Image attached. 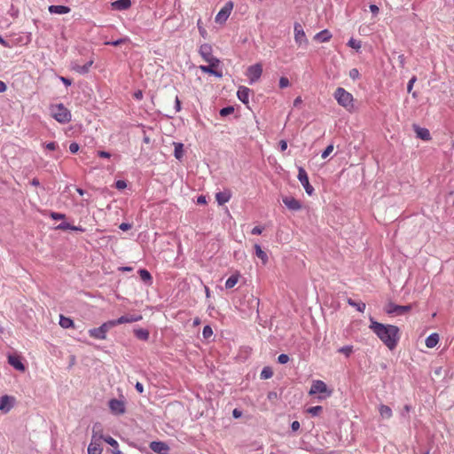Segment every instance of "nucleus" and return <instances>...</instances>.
Masks as SVG:
<instances>
[{
    "label": "nucleus",
    "mask_w": 454,
    "mask_h": 454,
    "mask_svg": "<svg viewBox=\"0 0 454 454\" xmlns=\"http://www.w3.org/2000/svg\"><path fill=\"white\" fill-rule=\"evenodd\" d=\"M369 328L390 350L396 348L400 340V329L396 325H384L371 318Z\"/></svg>",
    "instance_id": "obj_1"
},
{
    "label": "nucleus",
    "mask_w": 454,
    "mask_h": 454,
    "mask_svg": "<svg viewBox=\"0 0 454 454\" xmlns=\"http://www.w3.org/2000/svg\"><path fill=\"white\" fill-rule=\"evenodd\" d=\"M334 98L338 104L343 106L348 112L354 109V98L351 93L348 92L345 89L339 87L334 92Z\"/></svg>",
    "instance_id": "obj_2"
},
{
    "label": "nucleus",
    "mask_w": 454,
    "mask_h": 454,
    "mask_svg": "<svg viewBox=\"0 0 454 454\" xmlns=\"http://www.w3.org/2000/svg\"><path fill=\"white\" fill-rule=\"evenodd\" d=\"M51 111L52 117L59 123H67L71 121L70 111L61 103L52 106Z\"/></svg>",
    "instance_id": "obj_3"
},
{
    "label": "nucleus",
    "mask_w": 454,
    "mask_h": 454,
    "mask_svg": "<svg viewBox=\"0 0 454 454\" xmlns=\"http://www.w3.org/2000/svg\"><path fill=\"white\" fill-rule=\"evenodd\" d=\"M294 37L295 43L299 47L308 45L309 42L305 31L303 29L302 25L299 22H294Z\"/></svg>",
    "instance_id": "obj_4"
},
{
    "label": "nucleus",
    "mask_w": 454,
    "mask_h": 454,
    "mask_svg": "<svg viewBox=\"0 0 454 454\" xmlns=\"http://www.w3.org/2000/svg\"><path fill=\"white\" fill-rule=\"evenodd\" d=\"M233 3L231 1L227 2L223 7L218 12L215 16V22L218 24H224L228 18L230 17L232 10H233Z\"/></svg>",
    "instance_id": "obj_5"
},
{
    "label": "nucleus",
    "mask_w": 454,
    "mask_h": 454,
    "mask_svg": "<svg viewBox=\"0 0 454 454\" xmlns=\"http://www.w3.org/2000/svg\"><path fill=\"white\" fill-rule=\"evenodd\" d=\"M199 53L206 62L220 63V60L213 55V48L209 43L201 44Z\"/></svg>",
    "instance_id": "obj_6"
},
{
    "label": "nucleus",
    "mask_w": 454,
    "mask_h": 454,
    "mask_svg": "<svg viewBox=\"0 0 454 454\" xmlns=\"http://www.w3.org/2000/svg\"><path fill=\"white\" fill-rule=\"evenodd\" d=\"M262 74V65L261 63H256L254 65L250 66L247 72L246 75L250 81V83H254L257 82Z\"/></svg>",
    "instance_id": "obj_7"
},
{
    "label": "nucleus",
    "mask_w": 454,
    "mask_h": 454,
    "mask_svg": "<svg viewBox=\"0 0 454 454\" xmlns=\"http://www.w3.org/2000/svg\"><path fill=\"white\" fill-rule=\"evenodd\" d=\"M318 393L326 394L327 396H330L332 395V391L328 390L326 384L323 380H317L312 382L311 387L309 392V394L310 395H316Z\"/></svg>",
    "instance_id": "obj_8"
},
{
    "label": "nucleus",
    "mask_w": 454,
    "mask_h": 454,
    "mask_svg": "<svg viewBox=\"0 0 454 454\" xmlns=\"http://www.w3.org/2000/svg\"><path fill=\"white\" fill-rule=\"evenodd\" d=\"M297 177H298L299 181L301 182V185L303 186V188L305 189L306 192L309 195H312L314 192V188L309 184L308 174L302 167L298 168V176Z\"/></svg>",
    "instance_id": "obj_9"
},
{
    "label": "nucleus",
    "mask_w": 454,
    "mask_h": 454,
    "mask_svg": "<svg viewBox=\"0 0 454 454\" xmlns=\"http://www.w3.org/2000/svg\"><path fill=\"white\" fill-rule=\"evenodd\" d=\"M411 309V305L401 306V305H395L394 303H389L386 309V312L387 314L403 315V314L409 312Z\"/></svg>",
    "instance_id": "obj_10"
},
{
    "label": "nucleus",
    "mask_w": 454,
    "mask_h": 454,
    "mask_svg": "<svg viewBox=\"0 0 454 454\" xmlns=\"http://www.w3.org/2000/svg\"><path fill=\"white\" fill-rule=\"evenodd\" d=\"M282 200H283V203L290 210L298 211V210L301 209V207H302L301 201H299L298 200H296L294 197L286 196V197H283Z\"/></svg>",
    "instance_id": "obj_11"
},
{
    "label": "nucleus",
    "mask_w": 454,
    "mask_h": 454,
    "mask_svg": "<svg viewBox=\"0 0 454 454\" xmlns=\"http://www.w3.org/2000/svg\"><path fill=\"white\" fill-rule=\"evenodd\" d=\"M109 408L115 414H123L125 412V404L122 401L112 399L109 402Z\"/></svg>",
    "instance_id": "obj_12"
},
{
    "label": "nucleus",
    "mask_w": 454,
    "mask_h": 454,
    "mask_svg": "<svg viewBox=\"0 0 454 454\" xmlns=\"http://www.w3.org/2000/svg\"><path fill=\"white\" fill-rule=\"evenodd\" d=\"M102 450L101 442L96 436H91L90 443L88 446V454H101Z\"/></svg>",
    "instance_id": "obj_13"
},
{
    "label": "nucleus",
    "mask_w": 454,
    "mask_h": 454,
    "mask_svg": "<svg viewBox=\"0 0 454 454\" xmlns=\"http://www.w3.org/2000/svg\"><path fill=\"white\" fill-rule=\"evenodd\" d=\"M208 66H200V69L206 74H213L216 77H222V73L219 71H216L215 68L219 66L220 63H215V62H207Z\"/></svg>",
    "instance_id": "obj_14"
},
{
    "label": "nucleus",
    "mask_w": 454,
    "mask_h": 454,
    "mask_svg": "<svg viewBox=\"0 0 454 454\" xmlns=\"http://www.w3.org/2000/svg\"><path fill=\"white\" fill-rule=\"evenodd\" d=\"M142 319L141 315H127V316H121L119 318L114 320L115 326L121 324L126 323H133L137 322Z\"/></svg>",
    "instance_id": "obj_15"
},
{
    "label": "nucleus",
    "mask_w": 454,
    "mask_h": 454,
    "mask_svg": "<svg viewBox=\"0 0 454 454\" xmlns=\"http://www.w3.org/2000/svg\"><path fill=\"white\" fill-rule=\"evenodd\" d=\"M93 63H94L93 59H90L84 65H79L78 63H73L72 69L80 74H85L89 73Z\"/></svg>",
    "instance_id": "obj_16"
},
{
    "label": "nucleus",
    "mask_w": 454,
    "mask_h": 454,
    "mask_svg": "<svg viewBox=\"0 0 454 454\" xmlns=\"http://www.w3.org/2000/svg\"><path fill=\"white\" fill-rule=\"evenodd\" d=\"M131 0H117L111 4L114 10L125 11L131 7Z\"/></svg>",
    "instance_id": "obj_17"
},
{
    "label": "nucleus",
    "mask_w": 454,
    "mask_h": 454,
    "mask_svg": "<svg viewBox=\"0 0 454 454\" xmlns=\"http://www.w3.org/2000/svg\"><path fill=\"white\" fill-rule=\"evenodd\" d=\"M231 198V192L230 190H224L215 194V200L219 205L227 203Z\"/></svg>",
    "instance_id": "obj_18"
},
{
    "label": "nucleus",
    "mask_w": 454,
    "mask_h": 454,
    "mask_svg": "<svg viewBox=\"0 0 454 454\" xmlns=\"http://www.w3.org/2000/svg\"><path fill=\"white\" fill-rule=\"evenodd\" d=\"M150 448L153 451L160 454H164L169 450L168 446L162 442H152L150 444Z\"/></svg>",
    "instance_id": "obj_19"
},
{
    "label": "nucleus",
    "mask_w": 454,
    "mask_h": 454,
    "mask_svg": "<svg viewBox=\"0 0 454 454\" xmlns=\"http://www.w3.org/2000/svg\"><path fill=\"white\" fill-rule=\"evenodd\" d=\"M8 363L18 371L24 372L26 369L21 360L17 356H9Z\"/></svg>",
    "instance_id": "obj_20"
},
{
    "label": "nucleus",
    "mask_w": 454,
    "mask_h": 454,
    "mask_svg": "<svg viewBox=\"0 0 454 454\" xmlns=\"http://www.w3.org/2000/svg\"><path fill=\"white\" fill-rule=\"evenodd\" d=\"M249 93L250 90L248 88L241 86L238 90L237 96L241 102H243L244 104H248Z\"/></svg>",
    "instance_id": "obj_21"
},
{
    "label": "nucleus",
    "mask_w": 454,
    "mask_h": 454,
    "mask_svg": "<svg viewBox=\"0 0 454 454\" xmlns=\"http://www.w3.org/2000/svg\"><path fill=\"white\" fill-rule=\"evenodd\" d=\"M414 130L419 138L424 141H429L431 139L430 132L426 128H420L419 126H414Z\"/></svg>",
    "instance_id": "obj_22"
},
{
    "label": "nucleus",
    "mask_w": 454,
    "mask_h": 454,
    "mask_svg": "<svg viewBox=\"0 0 454 454\" xmlns=\"http://www.w3.org/2000/svg\"><path fill=\"white\" fill-rule=\"evenodd\" d=\"M332 38V34L328 29H324L315 35L314 40L319 43H326Z\"/></svg>",
    "instance_id": "obj_23"
},
{
    "label": "nucleus",
    "mask_w": 454,
    "mask_h": 454,
    "mask_svg": "<svg viewBox=\"0 0 454 454\" xmlns=\"http://www.w3.org/2000/svg\"><path fill=\"white\" fill-rule=\"evenodd\" d=\"M12 398L8 395H3L0 397V411L8 412L12 409Z\"/></svg>",
    "instance_id": "obj_24"
},
{
    "label": "nucleus",
    "mask_w": 454,
    "mask_h": 454,
    "mask_svg": "<svg viewBox=\"0 0 454 454\" xmlns=\"http://www.w3.org/2000/svg\"><path fill=\"white\" fill-rule=\"evenodd\" d=\"M51 13L54 14H66L70 12V8L65 5H50L48 8Z\"/></svg>",
    "instance_id": "obj_25"
},
{
    "label": "nucleus",
    "mask_w": 454,
    "mask_h": 454,
    "mask_svg": "<svg viewBox=\"0 0 454 454\" xmlns=\"http://www.w3.org/2000/svg\"><path fill=\"white\" fill-rule=\"evenodd\" d=\"M439 340L440 338L438 333H432L426 339V346L428 348H433L438 344Z\"/></svg>",
    "instance_id": "obj_26"
},
{
    "label": "nucleus",
    "mask_w": 454,
    "mask_h": 454,
    "mask_svg": "<svg viewBox=\"0 0 454 454\" xmlns=\"http://www.w3.org/2000/svg\"><path fill=\"white\" fill-rule=\"evenodd\" d=\"M89 334L91 338L97 339V340H106V335L102 332V330L99 327L92 328L89 330Z\"/></svg>",
    "instance_id": "obj_27"
},
{
    "label": "nucleus",
    "mask_w": 454,
    "mask_h": 454,
    "mask_svg": "<svg viewBox=\"0 0 454 454\" xmlns=\"http://www.w3.org/2000/svg\"><path fill=\"white\" fill-rule=\"evenodd\" d=\"M254 248L256 256L261 259V261L263 264H266L268 262L267 254L262 249V247L258 244H255L254 246Z\"/></svg>",
    "instance_id": "obj_28"
},
{
    "label": "nucleus",
    "mask_w": 454,
    "mask_h": 454,
    "mask_svg": "<svg viewBox=\"0 0 454 454\" xmlns=\"http://www.w3.org/2000/svg\"><path fill=\"white\" fill-rule=\"evenodd\" d=\"M239 278H240V274L239 272L231 275L225 282V287L227 289H231L232 287H234L237 283L239 282Z\"/></svg>",
    "instance_id": "obj_29"
},
{
    "label": "nucleus",
    "mask_w": 454,
    "mask_h": 454,
    "mask_svg": "<svg viewBox=\"0 0 454 454\" xmlns=\"http://www.w3.org/2000/svg\"><path fill=\"white\" fill-rule=\"evenodd\" d=\"M379 412L383 419H390L393 414L391 408L385 404L380 405Z\"/></svg>",
    "instance_id": "obj_30"
},
{
    "label": "nucleus",
    "mask_w": 454,
    "mask_h": 454,
    "mask_svg": "<svg viewBox=\"0 0 454 454\" xmlns=\"http://www.w3.org/2000/svg\"><path fill=\"white\" fill-rule=\"evenodd\" d=\"M59 325H60L61 327H63L65 329L74 328V321L71 318L67 317L62 316V315L59 317Z\"/></svg>",
    "instance_id": "obj_31"
},
{
    "label": "nucleus",
    "mask_w": 454,
    "mask_h": 454,
    "mask_svg": "<svg viewBox=\"0 0 454 454\" xmlns=\"http://www.w3.org/2000/svg\"><path fill=\"white\" fill-rule=\"evenodd\" d=\"M92 436H96V438L98 439V441H102L104 438L103 435V429L101 427L100 424H95L92 428Z\"/></svg>",
    "instance_id": "obj_32"
},
{
    "label": "nucleus",
    "mask_w": 454,
    "mask_h": 454,
    "mask_svg": "<svg viewBox=\"0 0 454 454\" xmlns=\"http://www.w3.org/2000/svg\"><path fill=\"white\" fill-rule=\"evenodd\" d=\"M134 334L137 338L143 340H146L149 338V332L142 328L134 330Z\"/></svg>",
    "instance_id": "obj_33"
},
{
    "label": "nucleus",
    "mask_w": 454,
    "mask_h": 454,
    "mask_svg": "<svg viewBox=\"0 0 454 454\" xmlns=\"http://www.w3.org/2000/svg\"><path fill=\"white\" fill-rule=\"evenodd\" d=\"M174 155L177 160H180L184 156V145L181 143H175Z\"/></svg>",
    "instance_id": "obj_34"
},
{
    "label": "nucleus",
    "mask_w": 454,
    "mask_h": 454,
    "mask_svg": "<svg viewBox=\"0 0 454 454\" xmlns=\"http://www.w3.org/2000/svg\"><path fill=\"white\" fill-rule=\"evenodd\" d=\"M348 303L350 306H352V307L356 308V309L358 311H360V312H364V309H365V307H366V305H365V303H364V302H362V301H361V302H356V301H355L354 300H352L351 298H348Z\"/></svg>",
    "instance_id": "obj_35"
},
{
    "label": "nucleus",
    "mask_w": 454,
    "mask_h": 454,
    "mask_svg": "<svg viewBox=\"0 0 454 454\" xmlns=\"http://www.w3.org/2000/svg\"><path fill=\"white\" fill-rule=\"evenodd\" d=\"M273 375V371L270 367H264L262 371L261 372L260 377L262 380H268L270 379Z\"/></svg>",
    "instance_id": "obj_36"
},
{
    "label": "nucleus",
    "mask_w": 454,
    "mask_h": 454,
    "mask_svg": "<svg viewBox=\"0 0 454 454\" xmlns=\"http://www.w3.org/2000/svg\"><path fill=\"white\" fill-rule=\"evenodd\" d=\"M115 324L114 320H109L104 324H102L99 328L102 330V332L106 335V333L112 328L114 327Z\"/></svg>",
    "instance_id": "obj_37"
},
{
    "label": "nucleus",
    "mask_w": 454,
    "mask_h": 454,
    "mask_svg": "<svg viewBox=\"0 0 454 454\" xmlns=\"http://www.w3.org/2000/svg\"><path fill=\"white\" fill-rule=\"evenodd\" d=\"M138 273L143 281H145V282L152 281V276L148 270L143 269V270H140L138 271Z\"/></svg>",
    "instance_id": "obj_38"
},
{
    "label": "nucleus",
    "mask_w": 454,
    "mask_h": 454,
    "mask_svg": "<svg viewBox=\"0 0 454 454\" xmlns=\"http://www.w3.org/2000/svg\"><path fill=\"white\" fill-rule=\"evenodd\" d=\"M323 411L322 406H313L307 410V412L311 414L312 416H318Z\"/></svg>",
    "instance_id": "obj_39"
},
{
    "label": "nucleus",
    "mask_w": 454,
    "mask_h": 454,
    "mask_svg": "<svg viewBox=\"0 0 454 454\" xmlns=\"http://www.w3.org/2000/svg\"><path fill=\"white\" fill-rule=\"evenodd\" d=\"M338 352L344 354L347 357H348L353 352V346H344L339 348Z\"/></svg>",
    "instance_id": "obj_40"
},
{
    "label": "nucleus",
    "mask_w": 454,
    "mask_h": 454,
    "mask_svg": "<svg viewBox=\"0 0 454 454\" xmlns=\"http://www.w3.org/2000/svg\"><path fill=\"white\" fill-rule=\"evenodd\" d=\"M197 27H198L200 35L202 37L206 38L207 35V30L205 29V27H203L202 20L200 19L198 20V21H197Z\"/></svg>",
    "instance_id": "obj_41"
},
{
    "label": "nucleus",
    "mask_w": 454,
    "mask_h": 454,
    "mask_svg": "<svg viewBox=\"0 0 454 454\" xmlns=\"http://www.w3.org/2000/svg\"><path fill=\"white\" fill-rule=\"evenodd\" d=\"M348 45L349 47H351V48H353V49L356 50V51H358V50L361 48V46H362V44H361V42H360V41H356V40H355V39H353V38H351V39L348 41Z\"/></svg>",
    "instance_id": "obj_42"
},
{
    "label": "nucleus",
    "mask_w": 454,
    "mask_h": 454,
    "mask_svg": "<svg viewBox=\"0 0 454 454\" xmlns=\"http://www.w3.org/2000/svg\"><path fill=\"white\" fill-rule=\"evenodd\" d=\"M202 334L205 339L210 338L213 335L212 328L209 325L204 326Z\"/></svg>",
    "instance_id": "obj_43"
},
{
    "label": "nucleus",
    "mask_w": 454,
    "mask_h": 454,
    "mask_svg": "<svg viewBox=\"0 0 454 454\" xmlns=\"http://www.w3.org/2000/svg\"><path fill=\"white\" fill-rule=\"evenodd\" d=\"M333 145H329L325 151L322 153V159H326L333 151Z\"/></svg>",
    "instance_id": "obj_44"
},
{
    "label": "nucleus",
    "mask_w": 454,
    "mask_h": 454,
    "mask_svg": "<svg viewBox=\"0 0 454 454\" xmlns=\"http://www.w3.org/2000/svg\"><path fill=\"white\" fill-rule=\"evenodd\" d=\"M234 111V108L232 106L224 107L220 110V115L221 116H227L231 114H232Z\"/></svg>",
    "instance_id": "obj_45"
},
{
    "label": "nucleus",
    "mask_w": 454,
    "mask_h": 454,
    "mask_svg": "<svg viewBox=\"0 0 454 454\" xmlns=\"http://www.w3.org/2000/svg\"><path fill=\"white\" fill-rule=\"evenodd\" d=\"M102 441H105L106 442H107L112 447H118V442L113 437H111V436H106V437L104 436Z\"/></svg>",
    "instance_id": "obj_46"
},
{
    "label": "nucleus",
    "mask_w": 454,
    "mask_h": 454,
    "mask_svg": "<svg viewBox=\"0 0 454 454\" xmlns=\"http://www.w3.org/2000/svg\"><path fill=\"white\" fill-rule=\"evenodd\" d=\"M129 39L128 38H121L119 40H116V41H113V42H106V44H108V45H114V46H119L121 45V43H124L126 42H128Z\"/></svg>",
    "instance_id": "obj_47"
},
{
    "label": "nucleus",
    "mask_w": 454,
    "mask_h": 454,
    "mask_svg": "<svg viewBox=\"0 0 454 454\" xmlns=\"http://www.w3.org/2000/svg\"><path fill=\"white\" fill-rule=\"evenodd\" d=\"M289 85H290V82H289L288 78L283 76L279 79V87L281 89L286 88Z\"/></svg>",
    "instance_id": "obj_48"
},
{
    "label": "nucleus",
    "mask_w": 454,
    "mask_h": 454,
    "mask_svg": "<svg viewBox=\"0 0 454 454\" xmlns=\"http://www.w3.org/2000/svg\"><path fill=\"white\" fill-rule=\"evenodd\" d=\"M278 361L279 364H286L289 361V356L286 354H281L278 357Z\"/></svg>",
    "instance_id": "obj_49"
},
{
    "label": "nucleus",
    "mask_w": 454,
    "mask_h": 454,
    "mask_svg": "<svg viewBox=\"0 0 454 454\" xmlns=\"http://www.w3.org/2000/svg\"><path fill=\"white\" fill-rule=\"evenodd\" d=\"M51 217L53 220H61V219H64L66 217V215L64 214H60V213H57V212H52L51 214Z\"/></svg>",
    "instance_id": "obj_50"
},
{
    "label": "nucleus",
    "mask_w": 454,
    "mask_h": 454,
    "mask_svg": "<svg viewBox=\"0 0 454 454\" xmlns=\"http://www.w3.org/2000/svg\"><path fill=\"white\" fill-rule=\"evenodd\" d=\"M115 187L118 190H122L127 187V184L124 180H118L115 184Z\"/></svg>",
    "instance_id": "obj_51"
},
{
    "label": "nucleus",
    "mask_w": 454,
    "mask_h": 454,
    "mask_svg": "<svg viewBox=\"0 0 454 454\" xmlns=\"http://www.w3.org/2000/svg\"><path fill=\"white\" fill-rule=\"evenodd\" d=\"M69 150L72 153H75L79 151V145L77 143H71L69 145Z\"/></svg>",
    "instance_id": "obj_52"
},
{
    "label": "nucleus",
    "mask_w": 454,
    "mask_h": 454,
    "mask_svg": "<svg viewBox=\"0 0 454 454\" xmlns=\"http://www.w3.org/2000/svg\"><path fill=\"white\" fill-rule=\"evenodd\" d=\"M262 231H263L262 227L255 226L252 229L251 233L254 235H260V234H262Z\"/></svg>",
    "instance_id": "obj_53"
},
{
    "label": "nucleus",
    "mask_w": 454,
    "mask_h": 454,
    "mask_svg": "<svg viewBox=\"0 0 454 454\" xmlns=\"http://www.w3.org/2000/svg\"><path fill=\"white\" fill-rule=\"evenodd\" d=\"M57 229L59 230H71V224L68 223H62L58 225Z\"/></svg>",
    "instance_id": "obj_54"
},
{
    "label": "nucleus",
    "mask_w": 454,
    "mask_h": 454,
    "mask_svg": "<svg viewBox=\"0 0 454 454\" xmlns=\"http://www.w3.org/2000/svg\"><path fill=\"white\" fill-rule=\"evenodd\" d=\"M416 82V77L413 76L408 82V86H407V90L408 92H411L412 88H413V84L414 82Z\"/></svg>",
    "instance_id": "obj_55"
},
{
    "label": "nucleus",
    "mask_w": 454,
    "mask_h": 454,
    "mask_svg": "<svg viewBox=\"0 0 454 454\" xmlns=\"http://www.w3.org/2000/svg\"><path fill=\"white\" fill-rule=\"evenodd\" d=\"M45 148L51 151H54L57 148V144L55 142H50L45 145Z\"/></svg>",
    "instance_id": "obj_56"
},
{
    "label": "nucleus",
    "mask_w": 454,
    "mask_h": 454,
    "mask_svg": "<svg viewBox=\"0 0 454 454\" xmlns=\"http://www.w3.org/2000/svg\"><path fill=\"white\" fill-rule=\"evenodd\" d=\"M349 75L352 79H356L359 75V72L357 69L354 68L350 71Z\"/></svg>",
    "instance_id": "obj_57"
},
{
    "label": "nucleus",
    "mask_w": 454,
    "mask_h": 454,
    "mask_svg": "<svg viewBox=\"0 0 454 454\" xmlns=\"http://www.w3.org/2000/svg\"><path fill=\"white\" fill-rule=\"evenodd\" d=\"M98 155L101 158H110L111 157V154L105 151H98Z\"/></svg>",
    "instance_id": "obj_58"
},
{
    "label": "nucleus",
    "mask_w": 454,
    "mask_h": 454,
    "mask_svg": "<svg viewBox=\"0 0 454 454\" xmlns=\"http://www.w3.org/2000/svg\"><path fill=\"white\" fill-rule=\"evenodd\" d=\"M279 146L282 152L286 151L287 148V143L286 140H280L279 141Z\"/></svg>",
    "instance_id": "obj_59"
},
{
    "label": "nucleus",
    "mask_w": 454,
    "mask_h": 454,
    "mask_svg": "<svg viewBox=\"0 0 454 454\" xmlns=\"http://www.w3.org/2000/svg\"><path fill=\"white\" fill-rule=\"evenodd\" d=\"M370 10L372 13L374 14H378L379 13V7L376 5V4H371L370 5Z\"/></svg>",
    "instance_id": "obj_60"
},
{
    "label": "nucleus",
    "mask_w": 454,
    "mask_h": 454,
    "mask_svg": "<svg viewBox=\"0 0 454 454\" xmlns=\"http://www.w3.org/2000/svg\"><path fill=\"white\" fill-rule=\"evenodd\" d=\"M135 387L138 393L142 394L144 392V387L140 382H137Z\"/></svg>",
    "instance_id": "obj_61"
},
{
    "label": "nucleus",
    "mask_w": 454,
    "mask_h": 454,
    "mask_svg": "<svg viewBox=\"0 0 454 454\" xmlns=\"http://www.w3.org/2000/svg\"><path fill=\"white\" fill-rule=\"evenodd\" d=\"M60 81H61V82H62L66 86H69V85H71V84H72V81H71V80H69V79H67V78H66V77H63V76H61V77H60Z\"/></svg>",
    "instance_id": "obj_62"
},
{
    "label": "nucleus",
    "mask_w": 454,
    "mask_h": 454,
    "mask_svg": "<svg viewBox=\"0 0 454 454\" xmlns=\"http://www.w3.org/2000/svg\"><path fill=\"white\" fill-rule=\"evenodd\" d=\"M0 44L3 45L4 47H6V48H10L11 47L9 43L7 41H5L1 35H0Z\"/></svg>",
    "instance_id": "obj_63"
},
{
    "label": "nucleus",
    "mask_w": 454,
    "mask_h": 454,
    "mask_svg": "<svg viewBox=\"0 0 454 454\" xmlns=\"http://www.w3.org/2000/svg\"><path fill=\"white\" fill-rule=\"evenodd\" d=\"M291 427L294 431H297L300 428V423L298 421H294Z\"/></svg>",
    "instance_id": "obj_64"
}]
</instances>
